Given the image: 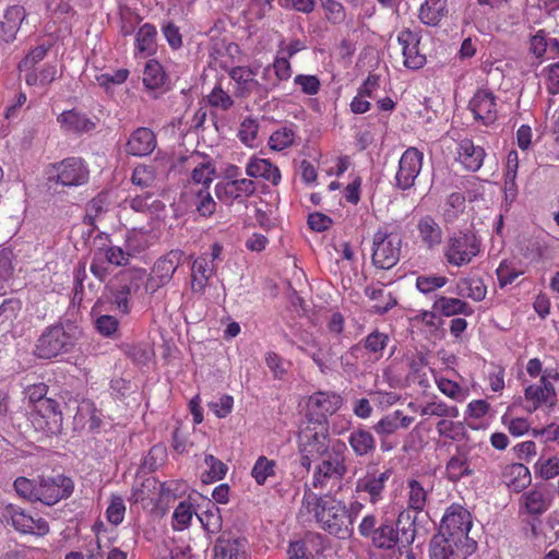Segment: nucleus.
<instances>
[{
	"instance_id": "obj_1",
	"label": "nucleus",
	"mask_w": 559,
	"mask_h": 559,
	"mask_svg": "<svg viewBox=\"0 0 559 559\" xmlns=\"http://www.w3.org/2000/svg\"><path fill=\"white\" fill-rule=\"evenodd\" d=\"M297 516L300 521H313L337 539H349L354 534L346 503L335 497L317 495L310 488L304 491Z\"/></svg>"
},
{
	"instance_id": "obj_2",
	"label": "nucleus",
	"mask_w": 559,
	"mask_h": 559,
	"mask_svg": "<svg viewBox=\"0 0 559 559\" xmlns=\"http://www.w3.org/2000/svg\"><path fill=\"white\" fill-rule=\"evenodd\" d=\"M390 342L388 333L374 329L341 356L343 369L349 372L370 369L384 357Z\"/></svg>"
},
{
	"instance_id": "obj_3",
	"label": "nucleus",
	"mask_w": 559,
	"mask_h": 559,
	"mask_svg": "<svg viewBox=\"0 0 559 559\" xmlns=\"http://www.w3.org/2000/svg\"><path fill=\"white\" fill-rule=\"evenodd\" d=\"M79 334L78 326L70 322L49 325L37 338L33 353L40 359H52L70 353Z\"/></svg>"
},
{
	"instance_id": "obj_4",
	"label": "nucleus",
	"mask_w": 559,
	"mask_h": 559,
	"mask_svg": "<svg viewBox=\"0 0 559 559\" xmlns=\"http://www.w3.org/2000/svg\"><path fill=\"white\" fill-rule=\"evenodd\" d=\"M415 536V519L408 511H403L399 514L396 527L392 521L386 519L379 524L370 540L376 548L384 550H391L401 544L400 552L402 554V548L409 547L414 543Z\"/></svg>"
},
{
	"instance_id": "obj_5",
	"label": "nucleus",
	"mask_w": 559,
	"mask_h": 559,
	"mask_svg": "<svg viewBox=\"0 0 559 559\" xmlns=\"http://www.w3.org/2000/svg\"><path fill=\"white\" fill-rule=\"evenodd\" d=\"M481 251V240L471 230H457L450 235L443 247V257L452 266L469 264Z\"/></svg>"
},
{
	"instance_id": "obj_6",
	"label": "nucleus",
	"mask_w": 559,
	"mask_h": 559,
	"mask_svg": "<svg viewBox=\"0 0 559 559\" xmlns=\"http://www.w3.org/2000/svg\"><path fill=\"white\" fill-rule=\"evenodd\" d=\"M345 450V443L337 442L332 447V452L316 466L311 480L313 488L326 489L342 481L348 472Z\"/></svg>"
},
{
	"instance_id": "obj_7",
	"label": "nucleus",
	"mask_w": 559,
	"mask_h": 559,
	"mask_svg": "<svg viewBox=\"0 0 559 559\" xmlns=\"http://www.w3.org/2000/svg\"><path fill=\"white\" fill-rule=\"evenodd\" d=\"M145 277L144 269L123 270L116 276V282L108 287L110 301L122 316L130 313L131 297L140 290Z\"/></svg>"
},
{
	"instance_id": "obj_8",
	"label": "nucleus",
	"mask_w": 559,
	"mask_h": 559,
	"mask_svg": "<svg viewBox=\"0 0 559 559\" xmlns=\"http://www.w3.org/2000/svg\"><path fill=\"white\" fill-rule=\"evenodd\" d=\"M393 475L391 467H380L377 463H368L365 472L355 483V492L365 495L371 504L384 499L386 486Z\"/></svg>"
},
{
	"instance_id": "obj_9",
	"label": "nucleus",
	"mask_w": 559,
	"mask_h": 559,
	"mask_svg": "<svg viewBox=\"0 0 559 559\" xmlns=\"http://www.w3.org/2000/svg\"><path fill=\"white\" fill-rule=\"evenodd\" d=\"M401 247V238L379 228L372 237V264L379 270L392 269L400 261Z\"/></svg>"
},
{
	"instance_id": "obj_10",
	"label": "nucleus",
	"mask_w": 559,
	"mask_h": 559,
	"mask_svg": "<svg viewBox=\"0 0 559 559\" xmlns=\"http://www.w3.org/2000/svg\"><path fill=\"white\" fill-rule=\"evenodd\" d=\"M477 549L475 540H462L436 534L429 543L430 559H467Z\"/></svg>"
},
{
	"instance_id": "obj_11",
	"label": "nucleus",
	"mask_w": 559,
	"mask_h": 559,
	"mask_svg": "<svg viewBox=\"0 0 559 559\" xmlns=\"http://www.w3.org/2000/svg\"><path fill=\"white\" fill-rule=\"evenodd\" d=\"M330 447V433L328 423L323 420H307L298 435V448L300 453H310L322 456L328 453Z\"/></svg>"
},
{
	"instance_id": "obj_12",
	"label": "nucleus",
	"mask_w": 559,
	"mask_h": 559,
	"mask_svg": "<svg viewBox=\"0 0 559 559\" xmlns=\"http://www.w3.org/2000/svg\"><path fill=\"white\" fill-rule=\"evenodd\" d=\"M424 164V153L417 147L406 148L400 157L394 176V187L399 190H409L415 186Z\"/></svg>"
},
{
	"instance_id": "obj_13",
	"label": "nucleus",
	"mask_w": 559,
	"mask_h": 559,
	"mask_svg": "<svg viewBox=\"0 0 559 559\" xmlns=\"http://www.w3.org/2000/svg\"><path fill=\"white\" fill-rule=\"evenodd\" d=\"M73 489V480L62 474L41 476L37 479V501L46 506H53L60 500L69 498Z\"/></svg>"
},
{
	"instance_id": "obj_14",
	"label": "nucleus",
	"mask_w": 559,
	"mask_h": 559,
	"mask_svg": "<svg viewBox=\"0 0 559 559\" xmlns=\"http://www.w3.org/2000/svg\"><path fill=\"white\" fill-rule=\"evenodd\" d=\"M472 525V515L468 510L460 504H451L442 516L438 534L462 540H474L468 536Z\"/></svg>"
},
{
	"instance_id": "obj_15",
	"label": "nucleus",
	"mask_w": 559,
	"mask_h": 559,
	"mask_svg": "<svg viewBox=\"0 0 559 559\" xmlns=\"http://www.w3.org/2000/svg\"><path fill=\"white\" fill-rule=\"evenodd\" d=\"M1 518L23 534L44 536L49 532V525L43 518H33L15 504H7L1 510Z\"/></svg>"
},
{
	"instance_id": "obj_16",
	"label": "nucleus",
	"mask_w": 559,
	"mask_h": 559,
	"mask_svg": "<svg viewBox=\"0 0 559 559\" xmlns=\"http://www.w3.org/2000/svg\"><path fill=\"white\" fill-rule=\"evenodd\" d=\"M552 499V492L546 484H535L519 497V514L538 518L550 508Z\"/></svg>"
},
{
	"instance_id": "obj_17",
	"label": "nucleus",
	"mask_w": 559,
	"mask_h": 559,
	"mask_svg": "<svg viewBox=\"0 0 559 559\" xmlns=\"http://www.w3.org/2000/svg\"><path fill=\"white\" fill-rule=\"evenodd\" d=\"M52 167L55 174L49 176V180L63 187H79L88 181L90 170L79 157L66 158Z\"/></svg>"
},
{
	"instance_id": "obj_18",
	"label": "nucleus",
	"mask_w": 559,
	"mask_h": 559,
	"mask_svg": "<svg viewBox=\"0 0 559 559\" xmlns=\"http://www.w3.org/2000/svg\"><path fill=\"white\" fill-rule=\"evenodd\" d=\"M468 109L476 121L488 127L498 118L497 96L489 88H478L468 102Z\"/></svg>"
},
{
	"instance_id": "obj_19",
	"label": "nucleus",
	"mask_w": 559,
	"mask_h": 559,
	"mask_svg": "<svg viewBox=\"0 0 559 559\" xmlns=\"http://www.w3.org/2000/svg\"><path fill=\"white\" fill-rule=\"evenodd\" d=\"M36 412L32 416V423L36 429L46 433L58 435L62 430V413L57 401H41L35 405Z\"/></svg>"
},
{
	"instance_id": "obj_20",
	"label": "nucleus",
	"mask_w": 559,
	"mask_h": 559,
	"mask_svg": "<svg viewBox=\"0 0 559 559\" xmlns=\"http://www.w3.org/2000/svg\"><path fill=\"white\" fill-rule=\"evenodd\" d=\"M342 402L341 395L334 392L319 391L313 393L307 403V420L328 423V417L338 411Z\"/></svg>"
},
{
	"instance_id": "obj_21",
	"label": "nucleus",
	"mask_w": 559,
	"mask_h": 559,
	"mask_svg": "<svg viewBox=\"0 0 559 559\" xmlns=\"http://www.w3.org/2000/svg\"><path fill=\"white\" fill-rule=\"evenodd\" d=\"M421 36L409 28L402 29L397 35V43L402 47L404 66L412 70L421 69L426 62V55L420 50Z\"/></svg>"
},
{
	"instance_id": "obj_22",
	"label": "nucleus",
	"mask_w": 559,
	"mask_h": 559,
	"mask_svg": "<svg viewBox=\"0 0 559 559\" xmlns=\"http://www.w3.org/2000/svg\"><path fill=\"white\" fill-rule=\"evenodd\" d=\"M548 378L559 379L558 372L546 370L540 378L539 384H531L525 389L524 396L528 403L530 411H536L544 404H554L557 394L554 385L548 381Z\"/></svg>"
},
{
	"instance_id": "obj_23",
	"label": "nucleus",
	"mask_w": 559,
	"mask_h": 559,
	"mask_svg": "<svg viewBox=\"0 0 559 559\" xmlns=\"http://www.w3.org/2000/svg\"><path fill=\"white\" fill-rule=\"evenodd\" d=\"M486 152L483 146L476 145L471 139H462L456 145V160L467 171H477L484 163Z\"/></svg>"
},
{
	"instance_id": "obj_24",
	"label": "nucleus",
	"mask_w": 559,
	"mask_h": 559,
	"mask_svg": "<svg viewBox=\"0 0 559 559\" xmlns=\"http://www.w3.org/2000/svg\"><path fill=\"white\" fill-rule=\"evenodd\" d=\"M156 145L157 141L154 132L148 128L140 127L130 134L126 143V152L132 156H147L155 150Z\"/></svg>"
},
{
	"instance_id": "obj_25",
	"label": "nucleus",
	"mask_w": 559,
	"mask_h": 559,
	"mask_svg": "<svg viewBox=\"0 0 559 559\" xmlns=\"http://www.w3.org/2000/svg\"><path fill=\"white\" fill-rule=\"evenodd\" d=\"M416 229L418 238L426 249L433 250L442 243V228L431 215L419 217Z\"/></svg>"
},
{
	"instance_id": "obj_26",
	"label": "nucleus",
	"mask_w": 559,
	"mask_h": 559,
	"mask_svg": "<svg viewBox=\"0 0 559 559\" xmlns=\"http://www.w3.org/2000/svg\"><path fill=\"white\" fill-rule=\"evenodd\" d=\"M502 481L515 492L523 491L532 480L531 472L522 463H511L503 467Z\"/></svg>"
},
{
	"instance_id": "obj_27",
	"label": "nucleus",
	"mask_w": 559,
	"mask_h": 559,
	"mask_svg": "<svg viewBox=\"0 0 559 559\" xmlns=\"http://www.w3.org/2000/svg\"><path fill=\"white\" fill-rule=\"evenodd\" d=\"M57 120L63 130L76 134L90 132L96 128L92 119L75 109L61 112Z\"/></svg>"
},
{
	"instance_id": "obj_28",
	"label": "nucleus",
	"mask_w": 559,
	"mask_h": 559,
	"mask_svg": "<svg viewBox=\"0 0 559 559\" xmlns=\"http://www.w3.org/2000/svg\"><path fill=\"white\" fill-rule=\"evenodd\" d=\"M455 294L459 297L479 302L486 298L487 286L481 277L463 276L455 282Z\"/></svg>"
},
{
	"instance_id": "obj_29",
	"label": "nucleus",
	"mask_w": 559,
	"mask_h": 559,
	"mask_svg": "<svg viewBox=\"0 0 559 559\" xmlns=\"http://www.w3.org/2000/svg\"><path fill=\"white\" fill-rule=\"evenodd\" d=\"M414 421V417L404 415L400 409L382 417L374 426V431L381 437H389L401 428H408Z\"/></svg>"
},
{
	"instance_id": "obj_30",
	"label": "nucleus",
	"mask_w": 559,
	"mask_h": 559,
	"mask_svg": "<svg viewBox=\"0 0 559 559\" xmlns=\"http://www.w3.org/2000/svg\"><path fill=\"white\" fill-rule=\"evenodd\" d=\"M432 308L444 317H454L457 314L471 317L474 314V308L459 297L440 296L435 300Z\"/></svg>"
},
{
	"instance_id": "obj_31",
	"label": "nucleus",
	"mask_w": 559,
	"mask_h": 559,
	"mask_svg": "<svg viewBox=\"0 0 559 559\" xmlns=\"http://www.w3.org/2000/svg\"><path fill=\"white\" fill-rule=\"evenodd\" d=\"M25 17V10L21 5H12L4 13V21L0 22V38L5 43L15 39L16 33Z\"/></svg>"
},
{
	"instance_id": "obj_32",
	"label": "nucleus",
	"mask_w": 559,
	"mask_h": 559,
	"mask_svg": "<svg viewBox=\"0 0 559 559\" xmlns=\"http://www.w3.org/2000/svg\"><path fill=\"white\" fill-rule=\"evenodd\" d=\"M247 175L270 181L274 186L281 181L280 169L266 158L252 157L247 164Z\"/></svg>"
},
{
	"instance_id": "obj_33",
	"label": "nucleus",
	"mask_w": 559,
	"mask_h": 559,
	"mask_svg": "<svg viewBox=\"0 0 559 559\" xmlns=\"http://www.w3.org/2000/svg\"><path fill=\"white\" fill-rule=\"evenodd\" d=\"M136 240L134 236H128L126 239V249L118 246H110L106 248H98L102 255L108 264L121 266L127 265L131 257L135 254L138 248L133 247V242Z\"/></svg>"
},
{
	"instance_id": "obj_34",
	"label": "nucleus",
	"mask_w": 559,
	"mask_h": 559,
	"mask_svg": "<svg viewBox=\"0 0 559 559\" xmlns=\"http://www.w3.org/2000/svg\"><path fill=\"white\" fill-rule=\"evenodd\" d=\"M156 27L150 23L142 25L135 35V56L147 58L156 52Z\"/></svg>"
},
{
	"instance_id": "obj_35",
	"label": "nucleus",
	"mask_w": 559,
	"mask_h": 559,
	"mask_svg": "<svg viewBox=\"0 0 559 559\" xmlns=\"http://www.w3.org/2000/svg\"><path fill=\"white\" fill-rule=\"evenodd\" d=\"M473 474L468 454L466 451L457 449L445 464V476L450 481L456 483L465 476Z\"/></svg>"
},
{
	"instance_id": "obj_36",
	"label": "nucleus",
	"mask_w": 559,
	"mask_h": 559,
	"mask_svg": "<svg viewBox=\"0 0 559 559\" xmlns=\"http://www.w3.org/2000/svg\"><path fill=\"white\" fill-rule=\"evenodd\" d=\"M182 255V251L171 250L155 262L152 271L159 277V282L169 283L181 262Z\"/></svg>"
},
{
	"instance_id": "obj_37",
	"label": "nucleus",
	"mask_w": 559,
	"mask_h": 559,
	"mask_svg": "<svg viewBox=\"0 0 559 559\" xmlns=\"http://www.w3.org/2000/svg\"><path fill=\"white\" fill-rule=\"evenodd\" d=\"M347 441L356 456H366L376 451V439L369 430L355 429L349 433Z\"/></svg>"
},
{
	"instance_id": "obj_38",
	"label": "nucleus",
	"mask_w": 559,
	"mask_h": 559,
	"mask_svg": "<svg viewBox=\"0 0 559 559\" xmlns=\"http://www.w3.org/2000/svg\"><path fill=\"white\" fill-rule=\"evenodd\" d=\"M91 314L94 318V328L98 334L114 340L119 337L120 322L116 316L102 314L98 310L97 304L92 308Z\"/></svg>"
},
{
	"instance_id": "obj_39",
	"label": "nucleus",
	"mask_w": 559,
	"mask_h": 559,
	"mask_svg": "<svg viewBox=\"0 0 559 559\" xmlns=\"http://www.w3.org/2000/svg\"><path fill=\"white\" fill-rule=\"evenodd\" d=\"M160 163L158 159H155L154 163L136 166L131 176L132 183L140 188L152 187L158 175L165 171L164 168H160Z\"/></svg>"
},
{
	"instance_id": "obj_40",
	"label": "nucleus",
	"mask_w": 559,
	"mask_h": 559,
	"mask_svg": "<svg viewBox=\"0 0 559 559\" xmlns=\"http://www.w3.org/2000/svg\"><path fill=\"white\" fill-rule=\"evenodd\" d=\"M213 274L212 261L205 257L194 260L191 267V288L194 293L202 292Z\"/></svg>"
},
{
	"instance_id": "obj_41",
	"label": "nucleus",
	"mask_w": 559,
	"mask_h": 559,
	"mask_svg": "<svg viewBox=\"0 0 559 559\" xmlns=\"http://www.w3.org/2000/svg\"><path fill=\"white\" fill-rule=\"evenodd\" d=\"M448 15V4L439 1H428L420 5L418 17L428 26H437Z\"/></svg>"
},
{
	"instance_id": "obj_42",
	"label": "nucleus",
	"mask_w": 559,
	"mask_h": 559,
	"mask_svg": "<svg viewBox=\"0 0 559 559\" xmlns=\"http://www.w3.org/2000/svg\"><path fill=\"white\" fill-rule=\"evenodd\" d=\"M428 361L423 355H416L408 361V372L406 380L409 383L419 385L426 390L430 386V380L427 373Z\"/></svg>"
},
{
	"instance_id": "obj_43",
	"label": "nucleus",
	"mask_w": 559,
	"mask_h": 559,
	"mask_svg": "<svg viewBox=\"0 0 559 559\" xmlns=\"http://www.w3.org/2000/svg\"><path fill=\"white\" fill-rule=\"evenodd\" d=\"M245 179L240 181H219L216 187V197L226 204L234 202L242 203V192L245 191Z\"/></svg>"
},
{
	"instance_id": "obj_44",
	"label": "nucleus",
	"mask_w": 559,
	"mask_h": 559,
	"mask_svg": "<svg viewBox=\"0 0 559 559\" xmlns=\"http://www.w3.org/2000/svg\"><path fill=\"white\" fill-rule=\"evenodd\" d=\"M163 484L155 477L145 478L140 485L132 487V498L135 502L143 500H157L162 496Z\"/></svg>"
},
{
	"instance_id": "obj_45",
	"label": "nucleus",
	"mask_w": 559,
	"mask_h": 559,
	"mask_svg": "<svg viewBox=\"0 0 559 559\" xmlns=\"http://www.w3.org/2000/svg\"><path fill=\"white\" fill-rule=\"evenodd\" d=\"M277 462L265 455H260L251 468V476L259 486L276 476Z\"/></svg>"
},
{
	"instance_id": "obj_46",
	"label": "nucleus",
	"mask_w": 559,
	"mask_h": 559,
	"mask_svg": "<svg viewBox=\"0 0 559 559\" xmlns=\"http://www.w3.org/2000/svg\"><path fill=\"white\" fill-rule=\"evenodd\" d=\"M242 551L241 538L219 537L214 545V559H238Z\"/></svg>"
},
{
	"instance_id": "obj_47",
	"label": "nucleus",
	"mask_w": 559,
	"mask_h": 559,
	"mask_svg": "<svg viewBox=\"0 0 559 559\" xmlns=\"http://www.w3.org/2000/svg\"><path fill=\"white\" fill-rule=\"evenodd\" d=\"M295 138L296 126L294 123L285 124L270 135L269 146L273 151H283L294 144Z\"/></svg>"
},
{
	"instance_id": "obj_48",
	"label": "nucleus",
	"mask_w": 559,
	"mask_h": 559,
	"mask_svg": "<svg viewBox=\"0 0 559 559\" xmlns=\"http://www.w3.org/2000/svg\"><path fill=\"white\" fill-rule=\"evenodd\" d=\"M435 382L438 390L454 402L462 403L468 396V389H464L457 382L443 376L435 374Z\"/></svg>"
},
{
	"instance_id": "obj_49",
	"label": "nucleus",
	"mask_w": 559,
	"mask_h": 559,
	"mask_svg": "<svg viewBox=\"0 0 559 559\" xmlns=\"http://www.w3.org/2000/svg\"><path fill=\"white\" fill-rule=\"evenodd\" d=\"M465 211V197L461 192H453L445 199L442 206V217L445 223L455 222Z\"/></svg>"
},
{
	"instance_id": "obj_50",
	"label": "nucleus",
	"mask_w": 559,
	"mask_h": 559,
	"mask_svg": "<svg viewBox=\"0 0 559 559\" xmlns=\"http://www.w3.org/2000/svg\"><path fill=\"white\" fill-rule=\"evenodd\" d=\"M421 416L440 417L443 418H457L460 415L459 408L454 405H448L445 402L432 401L426 403L419 411Z\"/></svg>"
},
{
	"instance_id": "obj_51",
	"label": "nucleus",
	"mask_w": 559,
	"mask_h": 559,
	"mask_svg": "<svg viewBox=\"0 0 559 559\" xmlns=\"http://www.w3.org/2000/svg\"><path fill=\"white\" fill-rule=\"evenodd\" d=\"M407 504L413 511L419 513L424 511L427 504V490L417 479H409L407 481Z\"/></svg>"
},
{
	"instance_id": "obj_52",
	"label": "nucleus",
	"mask_w": 559,
	"mask_h": 559,
	"mask_svg": "<svg viewBox=\"0 0 559 559\" xmlns=\"http://www.w3.org/2000/svg\"><path fill=\"white\" fill-rule=\"evenodd\" d=\"M166 81V73L160 63L156 60H148L143 73V83L147 88L156 90L162 87Z\"/></svg>"
},
{
	"instance_id": "obj_53",
	"label": "nucleus",
	"mask_w": 559,
	"mask_h": 559,
	"mask_svg": "<svg viewBox=\"0 0 559 559\" xmlns=\"http://www.w3.org/2000/svg\"><path fill=\"white\" fill-rule=\"evenodd\" d=\"M272 69L275 78L267 80L263 84L265 88H274L278 86L281 81H287L293 73L289 58L280 55L274 59Z\"/></svg>"
},
{
	"instance_id": "obj_54",
	"label": "nucleus",
	"mask_w": 559,
	"mask_h": 559,
	"mask_svg": "<svg viewBox=\"0 0 559 559\" xmlns=\"http://www.w3.org/2000/svg\"><path fill=\"white\" fill-rule=\"evenodd\" d=\"M215 174V166L211 159H204L201 163H198L192 170L191 179L195 185H202V189H207L211 182L213 181V176Z\"/></svg>"
},
{
	"instance_id": "obj_55",
	"label": "nucleus",
	"mask_w": 559,
	"mask_h": 559,
	"mask_svg": "<svg viewBox=\"0 0 559 559\" xmlns=\"http://www.w3.org/2000/svg\"><path fill=\"white\" fill-rule=\"evenodd\" d=\"M194 514L193 506L190 502L181 501L173 513V527L176 531L185 530L191 522Z\"/></svg>"
},
{
	"instance_id": "obj_56",
	"label": "nucleus",
	"mask_w": 559,
	"mask_h": 559,
	"mask_svg": "<svg viewBox=\"0 0 559 559\" xmlns=\"http://www.w3.org/2000/svg\"><path fill=\"white\" fill-rule=\"evenodd\" d=\"M322 9L326 21L333 25H340L346 20L345 7L336 0L322 1Z\"/></svg>"
},
{
	"instance_id": "obj_57",
	"label": "nucleus",
	"mask_w": 559,
	"mask_h": 559,
	"mask_svg": "<svg viewBox=\"0 0 559 559\" xmlns=\"http://www.w3.org/2000/svg\"><path fill=\"white\" fill-rule=\"evenodd\" d=\"M522 274L523 271L518 270L512 262L507 260L501 261L496 270L498 283L501 288L512 284Z\"/></svg>"
},
{
	"instance_id": "obj_58",
	"label": "nucleus",
	"mask_w": 559,
	"mask_h": 559,
	"mask_svg": "<svg viewBox=\"0 0 559 559\" xmlns=\"http://www.w3.org/2000/svg\"><path fill=\"white\" fill-rule=\"evenodd\" d=\"M205 464L209 467V471L203 476V483H212L222 479L227 472V466L221 460L216 459L212 454H207L205 456Z\"/></svg>"
},
{
	"instance_id": "obj_59",
	"label": "nucleus",
	"mask_w": 559,
	"mask_h": 559,
	"mask_svg": "<svg viewBox=\"0 0 559 559\" xmlns=\"http://www.w3.org/2000/svg\"><path fill=\"white\" fill-rule=\"evenodd\" d=\"M535 473L545 480L559 475V456L540 457L535 464Z\"/></svg>"
},
{
	"instance_id": "obj_60",
	"label": "nucleus",
	"mask_w": 559,
	"mask_h": 559,
	"mask_svg": "<svg viewBox=\"0 0 559 559\" xmlns=\"http://www.w3.org/2000/svg\"><path fill=\"white\" fill-rule=\"evenodd\" d=\"M448 282V277L441 275H420L416 278V287L427 295L443 287Z\"/></svg>"
},
{
	"instance_id": "obj_61",
	"label": "nucleus",
	"mask_w": 559,
	"mask_h": 559,
	"mask_svg": "<svg viewBox=\"0 0 559 559\" xmlns=\"http://www.w3.org/2000/svg\"><path fill=\"white\" fill-rule=\"evenodd\" d=\"M13 486L20 497L28 501H37V480H32L26 477H17L14 480Z\"/></svg>"
},
{
	"instance_id": "obj_62",
	"label": "nucleus",
	"mask_w": 559,
	"mask_h": 559,
	"mask_svg": "<svg viewBox=\"0 0 559 559\" xmlns=\"http://www.w3.org/2000/svg\"><path fill=\"white\" fill-rule=\"evenodd\" d=\"M107 211V203L104 197L97 195L92 199L86 205V214L84 223L94 225L95 221Z\"/></svg>"
},
{
	"instance_id": "obj_63",
	"label": "nucleus",
	"mask_w": 559,
	"mask_h": 559,
	"mask_svg": "<svg viewBox=\"0 0 559 559\" xmlns=\"http://www.w3.org/2000/svg\"><path fill=\"white\" fill-rule=\"evenodd\" d=\"M294 83L300 86L304 94L309 96L318 94L321 88L320 79L312 74H297L294 78Z\"/></svg>"
},
{
	"instance_id": "obj_64",
	"label": "nucleus",
	"mask_w": 559,
	"mask_h": 559,
	"mask_svg": "<svg viewBox=\"0 0 559 559\" xmlns=\"http://www.w3.org/2000/svg\"><path fill=\"white\" fill-rule=\"evenodd\" d=\"M501 421L513 437H521L527 433L531 428L530 421L523 417H509L508 415H503Z\"/></svg>"
}]
</instances>
